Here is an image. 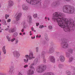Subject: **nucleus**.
I'll return each mask as SVG.
<instances>
[{
    "instance_id": "1",
    "label": "nucleus",
    "mask_w": 75,
    "mask_h": 75,
    "mask_svg": "<svg viewBox=\"0 0 75 75\" xmlns=\"http://www.w3.org/2000/svg\"><path fill=\"white\" fill-rule=\"evenodd\" d=\"M65 17V14L61 13L55 12L53 14L52 20L54 22H57L58 25L63 28L65 32L74 31L75 28V21L72 19L68 20Z\"/></svg>"
},
{
    "instance_id": "2",
    "label": "nucleus",
    "mask_w": 75,
    "mask_h": 75,
    "mask_svg": "<svg viewBox=\"0 0 75 75\" xmlns=\"http://www.w3.org/2000/svg\"><path fill=\"white\" fill-rule=\"evenodd\" d=\"M63 12L68 14H72L75 11V8L73 6L69 5H66L64 6Z\"/></svg>"
},
{
    "instance_id": "3",
    "label": "nucleus",
    "mask_w": 75,
    "mask_h": 75,
    "mask_svg": "<svg viewBox=\"0 0 75 75\" xmlns=\"http://www.w3.org/2000/svg\"><path fill=\"white\" fill-rule=\"evenodd\" d=\"M46 68H47V67L45 65L42 66H39L37 68V71L38 73H42L45 71Z\"/></svg>"
},
{
    "instance_id": "4",
    "label": "nucleus",
    "mask_w": 75,
    "mask_h": 75,
    "mask_svg": "<svg viewBox=\"0 0 75 75\" xmlns=\"http://www.w3.org/2000/svg\"><path fill=\"white\" fill-rule=\"evenodd\" d=\"M26 1L30 4H37L41 1V0H26Z\"/></svg>"
},
{
    "instance_id": "5",
    "label": "nucleus",
    "mask_w": 75,
    "mask_h": 75,
    "mask_svg": "<svg viewBox=\"0 0 75 75\" xmlns=\"http://www.w3.org/2000/svg\"><path fill=\"white\" fill-rule=\"evenodd\" d=\"M55 45L54 43H52L51 44V47L49 49V50L47 52L48 54H52L53 53L54 51H55Z\"/></svg>"
},
{
    "instance_id": "6",
    "label": "nucleus",
    "mask_w": 75,
    "mask_h": 75,
    "mask_svg": "<svg viewBox=\"0 0 75 75\" xmlns=\"http://www.w3.org/2000/svg\"><path fill=\"white\" fill-rule=\"evenodd\" d=\"M61 46L62 48H68V43L65 41H63L61 42Z\"/></svg>"
},
{
    "instance_id": "7",
    "label": "nucleus",
    "mask_w": 75,
    "mask_h": 75,
    "mask_svg": "<svg viewBox=\"0 0 75 75\" xmlns=\"http://www.w3.org/2000/svg\"><path fill=\"white\" fill-rule=\"evenodd\" d=\"M13 54L14 57L16 58H19L20 56V54L17 51H14L13 52Z\"/></svg>"
},
{
    "instance_id": "8",
    "label": "nucleus",
    "mask_w": 75,
    "mask_h": 75,
    "mask_svg": "<svg viewBox=\"0 0 75 75\" xmlns=\"http://www.w3.org/2000/svg\"><path fill=\"white\" fill-rule=\"evenodd\" d=\"M14 67L13 66H11L10 67V71L9 72V74L12 75L14 74Z\"/></svg>"
},
{
    "instance_id": "9",
    "label": "nucleus",
    "mask_w": 75,
    "mask_h": 75,
    "mask_svg": "<svg viewBox=\"0 0 75 75\" xmlns=\"http://www.w3.org/2000/svg\"><path fill=\"white\" fill-rule=\"evenodd\" d=\"M21 16H22L21 13H17L16 14V21H19L20 20V18L21 17Z\"/></svg>"
},
{
    "instance_id": "10",
    "label": "nucleus",
    "mask_w": 75,
    "mask_h": 75,
    "mask_svg": "<svg viewBox=\"0 0 75 75\" xmlns=\"http://www.w3.org/2000/svg\"><path fill=\"white\" fill-rule=\"evenodd\" d=\"M49 59L51 62H52V63H55V59L54 56H50Z\"/></svg>"
},
{
    "instance_id": "11",
    "label": "nucleus",
    "mask_w": 75,
    "mask_h": 75,
    "mask_svg": "<svg viewBox=\"0 0 75 75\" xmlns=\"http://www.w3.org/2000/svg\"><path fill=\"white\" fill-rule=\"evenodd\" d=\"M34 74V70L32 69H30L28 70L27 72L28 75H33Z\"/></svg>"
},
{
    "instance_id": "12",
    "label": "nucleus",
    "mask_w": 75,
    "mask_h": 75,
    "mask_svg": "<svg viewBox=\"0 0 75 75\" xmlns=\"http://www.w3.org/2000/svg\"><path fill=\"white\" fill-rule=\"evenodd\" d=\"M33 53L32 52H30L29 53V55L28 56V58L29 60H31L33 59V58H35V57H33Z\"/></svg>"
},
{
    "instance_id": "13",
    "label": "nucleus",
    "mask_w": 75,
    "mask_h": 75,
    "mask_svg": "<svg viewBox=\"0 0 75 75\" xmlns=\"http://www.w3.org/2000/svg\"><path fill=\"white\" fill-rule=\"evenodd\" d=\"M58 4V2L57 1H55L53 2L51 4V6L52 7H56L57 5Z\"/></svg>"
},
{
    "instance_id": "14",
    "label": "nucleus",
    "mask_w": 75,
    "mask_h": 75,
    "mask_svg": "<svg viewBox=\"0 0 75 75\" xmlns=\"http://www.w3.org/2000/svg\"><path fill=\"white\" fill-rule=\"evenodd\" d=\"M22 8L23 10L27 11L29 9V7L25 5H23L22 6Z\"/></svg>"
},
{
    "instance_id": "15",
    "label": "nucleus",
    "mask_w": 75,
    "mask_h": 75,
    "mask_svg": "<svg viewBox=\"0 0 75 75\" xmlns=\"http://www.w3.org/2000/svg\"><path fill=\"white\" fill-rule=\"evenodd\" d=\"M59 58L60 61L62 62H64L65 61V57L63 55H61L59 57Z\"/></svg>"
},
{
    "instance_id": "16",
    "label": "nucleus",
    "mask_w": 75,
    "mask_h": 75,
    "mask_svg": "<svg viewBox=\"0 0 75 75\" xmlns=\"http://www.w3.org/2000/svg\"><path fill=\"white\" fill-rule=\"evenodd\" d=\"M25 57L26 59H23V61L25 62V63H27L28 62V55H26L25 56Z\"/></svg>"
},
{
    "instance_id": "17",
    "label": "nucleus",
    "mask_w": 75,
    "mask_h": 75,
    "mask_svg": "<svg viewBox=\"0 0 75 75\" xmlns=\"http://www.w3.org/2000/svg\"><path fill=\"white\" fill-rule=\"evenodd\" d=\"M46 52L45 51H43L41 52V57H45V55L46 54Z\"/></svg>"
},
{
    "instance_id": "18",
    "label": "nucleus",
    "mask_w": 75,
    "mask_h": 75,
    "mask_svg": "<svg viewBox=\"0 0 75 75\" xmlns=\"http://www.w3.org/2000/svg\"><path fill=\"white\" fill-rule=\"evenodd\" d=\"M33 65H35V64L32 63L30 66L29 68H30V69H33V71H35V68L33 67Z\"/></svg>"
},
{
    "instance_id": "19",
    "label": "nucleus",
    "mask_w": 75,
    "mask_h": 75,
    "mask_svg": "<svg viewBox=\"0 0 75 75\" xmlns=\"http://www.w3.org/2000/svg\"><path fill=\"white\" fill-rule=\"evenodd\" d=\"M28 17L29 18V24L30 25H31L33 23H32V19L31 18V16H28Z\"/></svg>"
},
{
    "instance_id": "20",
    "label": "nucleus",
    "mask_w": 75,
    "mask_h": 75,
    "mask_svg": "<svg viewBox=\"0 0 75 75\" xmlns=\"http://www.w3.org/2000/svg\"><path fill=\"white\" fill-rule=\"evenodd\" d=\"M66 56L67 58H69L71 57V54L69 52H66Z\"/></svg>"
},
{
    "instance_id": "21",
    "label": "nucleus",
    "mask_w": 75,
    "mask_h": 75,
    "mask_svg": "<svg viewBox=\"0 0 75 75\" xmlns=\"http://www.w3.org/2000/svg\"><path fill=\"white\" fill-rule=\"evenodd\" d=\"M8 4L9 6H13L14 5V3L13 2V1H9Z\"/></svg>"
},
{
    "instance_id": "22",
    "label": "nucleus",
    "mask_w": 75,
    "mask_h": 75,
    "mask_svg": "<svg viewBox=\"0 0 75 75\" xmlns=\"http://www.w3.org/2000/svg\"><path fill=\"white\" fill-rule=\"evenodd\" d=\"M43 75H55V74L52 72H48L44 73Z\"/></svg>"
},
{
    "instance_id": "23",
    "label": "nucleus",
    "mask_w": 75,
    "mask_h": 75,
    "mask_svg": "<svg viewBox=\"0 0 75 75\" xmlns=\"http://www.w3.org/2000/svg\"><path fill=\"white\" fill-rule=\"evenodd\" d=\"M38 59L36 58L33 61V63L35 65H36L38 63Z\"/></svg>"
},
{
    "instance_id": "24",
    "label": "nucleus",
    "mask_w": 75,
    "mask_h": 75,
    "mask_svg": "<svg viewBox=\"0 0 75 75\" xmlns=\"http://www.w3.org/2000/svg\"><path fill=\"white\" fill-rule=\"evenodd\" d=\"M5 47L6 46H4L2 48V50L4 52V54H6V49H5Z\"/></svg>"
},
{
    "instance_id": "25",
    "label": "nucleus",
    "mask_w": 75,
    "mask_h": 75,
    "mask_svg": "<svg viewBox=\"0 0 75 75\" xmlns=\"http://www.w3.org/2000/svg\"><path fill=\"white\" fill-rule=\"evenodd\" d=\"M14 28H11L9 29V33H14Z\"/></svg>"
},
{
    "instance_id": "26",
    "label": "nucleus",
    "mask_w": 75,
    "mask_h": 75,
    "mask_svg": "<svg viewBox=\"0 0 75 75\" xmlns=\"http://www.w3.org/2000/svg\"><path fill=\"white\" fill-rule=\"evenodd\" d=\"M74 59V58L73 57H71L69 59V60L68 61V62H71L73 61V60Z\"/></svg>"
},
{
    "instance_id": "27",
    "label": "nucleus",
    "mask_w": 75,
    "mask_h": 75,
    "mask_svg": "<svg viewBox=\"0 0 75 75\" xmlns=\"http://www.w3.org/2000/svg\"><path fill=\"white\" fill-rule=\"evenodd\" d=\"M42 58L43 62L45 64L46 63V59L45 58V57H42Z\"/></svg>"
},
{
    "instance_id": "28",
    "label": "nucleus",
    "mask_w": 75,
    "mask_h": 75,
    "mask_svg": "<svg viewBox=\"0 0 75 75\" xmlns=\"http://www.w3.org/2000/svg\"><path fill=\"white\" fill-rule=\"evenodd\" d=\"M18 36V34L17 32H15V33H14L13 34V36L14 38H16V37H17V36Z\"/></svg>"
},
{
    "instance_id": "29",
    "label": "nucleus",
    "mask_w": 75,
    "mask_h": 75,
    "mask_svg": "<svg viewBox=\"0 0 75 75\" xmlns=\"http://www.w3.org/2000/svg\"><path fill=\"white\" fill-rule=\"evenodd\" d=\"M68 51L69 52H70V54H72L73 53V50L71 49H69L68 50Z\"/></svg>"
},
{
    "instance_id": "30",
    "label": "nucleus",
    "mask_w": 75,
    "mask_h": 75,
    "mask_svg": "<svg viewBox=\"0 0 75 75\" xmlns=\"http://www.w3.org/2000/svg\"><path fill=\"white\" fill-rule=\"evenodd\" d=\"M6 38L8 40V41H11V38L9 37L8 36H6Z\"/></svg>"
},
{
    "instance_id": "31",
    "label": "nucleus",
    "mask_w": 75,
    "mask_h": 75,
    "mask_svg": "<svg viewBox=\"0 0 75 75\" xmlns=\"http://www.w3.org/2000/svg\"><path fill=\"white\" fill-rule=\"evenodd\" d=\"M2 23L3 25H6L7 23H6V21H3L2 22Z\"/></svg>"
},
{
    "instance_id": "32",
    "label": "nucleus",
    "mask_w": 75,
    "mask_h": 75,
    "mask_svg": "<svg viewBox=\"0 0 75 75\" xmlns=\"http://www.w3.org/2000/svg\"><path fill=\"white\" fill-rule=\"evenodd\" d=\"M63 67H64V66L62 64H59V67L60 69H61V68H62Z\"/></svg>"
},
{
    "instance_id": "33",
    "label": "nucleus",
    "mask_w": 75,
    "mask_h": 75,
    "mask_svg": "<svg viewBox=\"0 0 75 75\" xmlns=\"http://www.w3.org/2000/svg\"><path fill=\"white\" fill-rule=\"evenodd\" d=\"M39 51V48L38 47H36V52H38Z\"/></svg>"
},
{
    "instance_id": "34",
    "label": "nucleus",
    "mask_w": 75,
    "mask_h": 75,
    "mask_svg": "<svg viewBox=\"0 0 75 75\" xmlns=\"http://www.w3.org/2000/svg\"><path fill=\"white\" fill-rule=\"evenodd\" d=\"M48 28L49 30H51V29H52V27L51 25H50L48 26Z\"/></svg>"
},
{
    "instance_id": "35",
    "label": "nucleus",
    "mask_w": 75,
    "mask_h": 75,
    "mask_svg": "<svg viewBox=\"0 0 75 75\" xmlns=\"http://www.w3.org/2000/svg\"><path fill=\"white\" fill-rule=\"evenodd\" d=\"M15 40H16V38H13V39H11V42H13L14 41H15Z\"/></svg>"
},
{
    "instance_id": "36",
    "label": "nucleus",
    "mask_w": 75,
    "mask_h": 75,
    "mask_svg": "<svg viewBox=\"0 0 75 75\" xmlns=\"http://www.w3.org/2000/svg\"><path fill=\"white\" fill-rule=\"evenodd\" d=\"M44 26L43 25H40L39 26V28H44Z\"/></svg>"
},
{
    "instance_id": "37",
    "label": "nucleus",
    "mask_w": 75,
    "mask_h": 75,
    "mask_svg": "<svg viewBox=\"0 0 75 75\" xmlns=\"http://www.w3.org/2000/svg\"><path fill=\"white\" fill-rule=\"evenodd\" d=\"M18 43V39H16L15 40V44H17Z\"/></svg>"
},
{
    "instance_id": "38",
    "label": "nucleus",
    "mask_w": 75,
    "mask_h": 75,
    "mask_svg": "<svg viewBox=\"0 0 75 75\" xmlns=\"http://www.w3.org/2000/svg\"><path fill=\"white\" fill-rule=\"evenodd\" d=\"M5 18L6 19H7V17H9V15L7 14H6L5 15Z\"/></svg>"
},
{
    "instance_id": "39",
    "label": "nucleus",
    "mask_w": 75,
    "mask_h": 75,
    "mask_svg": "<svg viewBox=\"0 0 75 75\" xmlns=\"http://www.w3.org/2000/svg\"><path fill=\"white\" fill-rule=\"evenodd\" d=\"M66 73L67 75H69L71 74V72L69 71H66Z\"/></svg>"
},
{
    "instance_id": "40",
    "label": "nucleus",
    "mask_w": 75,
    "mask_h": 75,
    "mask_svg": "<svg viewBox=\"0 0 75 75\" xmlns=\"http://www.w3.org/2000/svg\"><path fill=\"white\" fill-rule=\"evenodd\" d=\"M61 52H56V54H58V55H60V54H61Z\"/></svg>"
},
{
    "instance_id": "41",
    "label": "nucleus",
    "mask_w": 75,
    "mask_h": 75,
    "mask_svg": "<svg viewBox=\"0 0 75 75\" xmlns=\"http://www.w3.org/2000/svg\"><path fill=\"white\" fill-rule=\"evenodd\" d=\"M33 17H34V18H36V17H37V14H34L33 15Z\"/></svg>"
},
{
    "instance_id": "42",
    "label": "nucleus",
    "mask_w": 75,
    "mask_h": 75,
    "mask_svg": "<svg viewBox=\"0 0 75 75\" xmlns=\"http://www.w3.org/2000/svg\"><path fill=\"white\" fill-rule=\"evenodd\" d=\"M7 22L8 23H10L11 22V19H8L7 20Z\"/></svg>"
},
{
    "instance_id": "43",
    "label": "nucleus",
    "mask_w": 75,
    "mask_h": 75,
    "mask_svg": "<svg viewBox=\"0 0 75 75\" xmlns=\"http://www.w3.org/2000/svg\"><path fill=\"white\" fill-rule=\"evenodd\" d=\"M28 67V65L26 64L24 66V68H27V67Z\"/></svg>"
},
{
    "instance_id": "44",
    "label": "nucleus",
    "mask_w": 75,
    "mask_h": 75,
    "mask_svg": "<svg viewBox=\"0 0 75 75\" xmlns=\"http://www.w3.org/2000/svg\"><path fill=\"white\" fill-rule=\"evenodd\" d=\"M45 43H46V42H45V41H43L42 42V44H45Z\"/></svg>"
},
{
    "instance_id": "45",
    "label": "nucleus",
    "mask_w": 75,
    "mask_h": 75,
    "mask_svg": "<svg viewBox=\"0 0 75 75\" xmlns=\"http://www.w3.org/2000/svg\"><path fill=\"white\" fill-rule=\"evenodd\" d=\"M45 39L47 41H48L49 40V39H48V38L47 37H45Z\"/></svg>"
},
{
    "instance_id": "46",
    "label": "nucleus",
    "mask_w": 75,
    "mask_h": 75,
    "mask_svg": "<svg viewBox=\"0 0 75 75\" xmlns=\"http://www.w3.org/2000/svg\"><path fill=\"white\" fill-rule=\"evenodd\" d=\"M9 30V28H6V29L4 30H5V31H8Z\"/></svg>"
},
{
    "instance_id": "47",
    "label": "nucleus",
    "mask_w": 75,
    "mask_h": 75,
    "mask_svg": "<svg viewBox=\"0 0 75 75\" xmlns=\"http://www.w3.org/2000/svg\"><path fill=\"white\" fill-rule=\"evenodd\" d=\"M36 26H38V25H40V23H36Z\"/></svg>"
},
{
    "instance_id": "48",
    "label": "nucleus",
    "mask_w": 75,
    "mask_h": 75,
    "mask_svg": "<svg viewBox=\"0 0 75 75\" xmlns=\"http://www.w3.org/2000/svg\"><path fill=\"white\" fill-rule=\"evenodd\" d=\"M35 38V36H34V37H31V38H32V39H34Z\"/></svg>"
},
{
    "instance_id": "49",
    "label": "nucleus",
    "mask_w": 75,
    "mask_h": 75,
    "mask_svg": "<svg viewBox=\"0 0 75 75\" xmlns=\"http://www.w3.org/2000/svg\"><path fill=\"white\" fill-rule=\"evenodd\" d=\"M0 75H6V74H3V73H0Z\"/></svg>"
},
{
    "instance_id": "50",
    "label": "nucleus",
    "mask_w": 75,
    "mask_h": 75,
    "mask_svg": "<svg viewBox=\"0 0 75 75\" xmlns=\"http://www.w3.org/2000/svg\"><path fill=\"white\" fill-rule=\"evenodd\" d=\"M23 28H27V27L26 26H23Z\"/></svg>"
},
{
    "instance_id": "51",
    "label": "nucleus",
    "mask_w": 75,
    "mask_h": 75,
    "mask_svg": "<svg viewBox=\"0 0 75 75\" xmlns=\"http://www.w3.org/2000/svg\"><path fill=\"white\" fill-rule=\"evenodd\" d=\"M2 60V58L1 57H0V62H1Z\"/></svg>"
},
{
    "instance_id": "52",
    "label": "nucleus",
    "mask_w": 75,
    "mask_h": 75,
    "mask_svg": "<svg viewBox=\"0 0 75 75\" xmlns=\"http://www.w3.org/2000/svg\"><path fill=\"white\" fill-rule=\"evenodd\" d=\"M24 29H22L21 30L22 32H24Z\"/></svg>"
},
{
    "instance_id": "53",
    "label": "nucleus",
    "mask_w": 75,
    "mask_h": 75,
    "mask_svg": "<svg viewBox=\"0 0 75 75\" xmlns=\"http://www.w3.org/2000/svg\"><path fill=\"white\" fill-rule=\"evenodd\" d=\"M13 23H14L15 24L16 23V21H13L12 22Z\"/></svg>"
},
{
    "instance_id": "54",
    "label": "nucleus",
    "mask_w": 75,
    "mask_h": 75,
    "mask_svg": "<svg viewBox=\"0 0 75 75\" xmlns=\"http://www.w3.org/2000/svg\"><path fill=\"white\" fill-rule=\"evenodd\" d=\"M64 1H71V0H64Z\"/></svg>"
},
{
    "instance_id": "55",
    "label": "nucleus",
    "mask_w": 75,
    "mask_h": 75,
    "mask_svg": "<svg viewBox=\"0 0 75 75\" xmlns=\"http://www.w3.org/2000/svg\"><path fill=\"white\" fill-rule=\"evenodd\" d=\"M31 29L32 31H34V28H31Z\"/></svg>"
},
{
    "instance_id": "56",
    "label": "nucleus",
    "mask_w": 75,
    "mask_h": 75,
    "mask_svg": "<svg viewBox=\"0 0 75 75\" xmlns=\"http://www.w3.org/2000/svg\"><path fill=\"white\" fill-rule=\"evenodd\" d=\"M47 20L49 21H50V18H49V17L47 18Z\"/></svg>"
},
{
    "instance_id": "57",
    "label": "nucleus",
    "mask_w": 75,
    "mask_h": 75,
    "mask_svg": "<svg viewBox=\"0 0 75 75\" xmlns=\"http://www.w3.org/2000/svg\"><path fill=\"white\" fill-rule=\"evenodd\" d=\"M1 24H0V29H1V27H0V26H1Z\"/></svg>"
},
{
    "instance_id": "58",
    "label": "nucleus",
    "mask_w": 75,
    "mask_h": 75,
    "mask_svg": "<svg viewBox=\"0 0 75 75\" xmlns=\"http://www.w3.org/2000/svg\"><path fill=\"white\" fill-rule=\"evenodd\" d=\"M41 35H39V38H41Z\"/></svg>"
},
{
    "instance_id": "59",
    "label": "nucleus",
    "mask_w": 75,
    "mask_h": 75,
    "mask_svg": "<svg viewBox=\"0 0 75 75\" xmlns=\"http://www.w3.org/2000/svg\"><path fill=\"white\" fill-rule=\"evenodd\" d=\"M36 38H38V35H37L36 36Z\"/></svg>"
},
{
    "instance_id": "60",
    "label": "nucleus",
    "mask_w": 75,
    "mask_h": 75,
    "mask_svg": "<svg viewBox=\"0 0 75 75\" xmlns=\"http://www.w3.org/2000/svg\"><path fill=\"white\" fill-rule=\"evenodd\" d=\"M23 34V35H25V33L24 32Z\"/></svg>"
},
{
    "instance_id": "61",
    "label": "nucleus",
    "mask_w": 75,
    "mask_h": 75,
    "mask_svg": "<svg viewBox=\"0 0 75 75\" xmlns=\"http://www.w3.org/2000/svg\"><path fill=\"white\" fill-rule=\"evenodd\" d=\"M45 19L46 20H47V17H45Z\"/></svg>"
},
{
    "instance_id": "62",
    "label": "nucleus",
    "mask_w": 75,
    "mask_h": 75,
    "mask_svg": "<svg viewBox=\"0 0 75 75\" xmlns=\"http://www.w3.org/2000/svg\"><path fill=\"white\" fill-rule=\"evenodd\" d=\"M20 35H22V33H19Z\"/></svg>"
},
{
    "instance_id": "63",
    "label": "nucleus",
    "mask_w": 75,
    "mask_h": 75,
    "mask_svg": "<svg viewBox=\"0 0 75 75\" xmlns=\"http://www.w3.org/2000/svg\"><path fill=\"white\" fill-rule=\"evenodd\" d=\"M30 35H32V33H30Z\"/></svg>"
},
{
    "instance_id": "64",
    "label": "nucleus",
    "mask_w": 75,
    "mask_h": 75,
    "mask_svg": "<svg viewBox=\"0 0 75 75\" xmlns=\"http://www.w3.org/2000/svg\"><path fill=\"white\" fill-rule=\"evenodd\" d=\"M73 75H75V73H74Z\"/></svg>"
}]
</instances>
